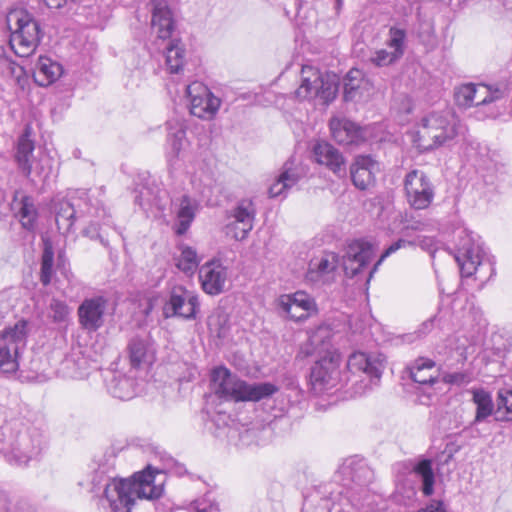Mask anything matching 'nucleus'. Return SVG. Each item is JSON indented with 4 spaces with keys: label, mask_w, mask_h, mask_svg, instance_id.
<instances>
[{
    "label": "nucleus",
    "mask_w": 512,
    "mask_h": 512,
    "mask_svg": "<svg viewBox=\"0 0 512 512\" xmlns=\"http://www.w3.org/2000/svg\"><path fill=\"white\" fill-rule=\"evenodd\" d=\"M75 13L79 18L77 21H82L84 25L101 29L109 17L108 12L102 11L101 7L97 4L78 5Z\"/></svg>",
    "instance_id": "e433bc0d"
},
{
    "label": "nucleus",
    "mask_w": 512,
    "mask_h": 512,
    "mask_svg": "<svg viewBox=\"0 0 512 512\" xmlns=\"http://www.w3.org/2000/svg\"><path fill=\"white\" fill-rule=\"evenodd\" d=\"M415 246H416V241H410V240L402 239V238L398 239L397 241H395L394 243L389 245L385 249V251L382 253L379 260L375 263L373 268L369 271L366 281L367 282L370 281L374 272L378 269L379 265L384 261L385 258L389 257L390 255H392L393 253L397 252L398 250H400L402 248L415 247Z\"/></svg>",
    "instance_id": "37998d69"
},
{
    "label": "nucleus",
    "mask_w": 512,
    "mask_h": 512,
    "mask_svg": "<svg viewBox=\"0 0 512 512\" xmlns=\"http://www.w3.org/2000/svg\"><path fill=\"white\" fill-rule=\"evenodd\" d=\"M161 474V471L148 466L131 479L120 478L100 483L99 487L89 488V492L99 498V504L106 512H138V500H152L161 496L162 483H155Z\"/></svg>",
    "instance_id": "f257e3e1"
},
{
    "label": "nucleus",
    "mask_w": 512,
    "mask_h": 512,
    "mask_svg": "<svg viewBox=\"0 0 512 512\" xmlns=\"http://www.w3.org/2000/svg\"><path fill=\"white\" fill-rule=\"evenodd\" d=\"M199 302L197 296L182 286H175L171 289L169 299L163 306L165 318L181 317L193 319L196 316Z\"/></svg>",
    "instance_id": "4468645a"
},
{
    "label": "nucleus",
    "mask_w": 512,
    "mask_h": 512,
    "mask_svg": "<svg viewBox=\"0 0 512 512\" xmlns=\"http://www.w3.org/2000/svg\"><path fill=\"white\" fill-rule=\"evenodd\" d=\"M255 217L256 208L253 201L240 200L226 217V235H231L237 241L245 239L253 229Z\"/></svg>",
    "instance_id": "ddd939ff"
},
{
    "label": "nucleus",
    "mask_w": 512,
    "mask_h": 512,
    "mask_svg": "<svg viewBox=\"0 0 512 512\" xmlns=\"http://www.w3.org/2000/svg\"><path fill=\"white\" fill-rule=\"evenodd\" d=\"M408 369L410 377L415 383L427 387L437 383L441 375L436 362L427 357H418Z\"/></svg>",
    "instance_id": "cd10ccee"
},
{
    "label": "nucleus",
    "mask_w": 512,
    "mask_h": 512,
    "mask_svg": "<svg viewBox=\"0 0 512 512\" xmlns=\"http://www.w3.org/2000/svg\"><path fill=\"white\" fill-rule=\"evenodd\" d=\"M363 78V72L357 66H353L347 72L346 77L344 79V86L346 92L359 89L361 87V82L363 81Z\"/></svg>",
    "instance_id": "8fccbe9b"
},
{
    "label": "nucleus",
    "mask_w": 512,
    "mask_h": 512,
    "mask_svg": "<svg viewBox=\"0 0 512 512\" xmlns=\"http://www.w3.org/2000/svg\"><path fill=\"white\" fill-rule=\"evenodd\" d=\"M151 24L157 37L163 42L171 37L175 22L173 13L165 2L159 1L154 5Z\"/></svg>",
    "instance_id": "2f4dec72"
},
{
    "label": "nucleus",
    "mask_w": 512,
    "mask_h": 512,
    "mask_svg": "<svg viewBox=\"0 0 512 512\" xmlns=\"http://www.w3.org/2000/svg\"><path fill=\"white\" fill-rule=\"evenodd\" d=\"M347 369L352 374H364L371 382H378L385 369V357L382 354L354 352L347 360Z\"/></svg>",
    "instance_id": "aec40b11"
},
{
    "label": "nucleus",
    "mask_w": 512,
    "mask_h": 512,
    "mask_svg": "<svg viewBox=\"0 0 512 512\" xmlns=\"http://www.w3.org/2000/svg\"><path fill=\"white\" fill-rule=\"evenodd\" d=\"M415 477L422 482V492L425 496H430L434 491L435 475L432 468V462L429 459H422L413 467Z\"/></svg>",
    "instance_id": "58836bf2"
},
{
    "label": "nucleus",
    "mask_w": 512,
    "mask_h": 512,
    "mask_svg": "<svg viewBox=\"0 0 512 512\" xmlns=\"http://www.w3.org/2000/svg\"><path fill=\"white\" fill-rule=\"evenodd\" d=\"M47 448L43 431L20 419L0 424V458L9 466L25 468L39 461Z\"/></svg>",
    "instance_id": "f03ea898"
},
{
    "label": "nucleus",
    "mask_w": 512,
    "mask_h": 512,
    "mask_svg": "<svg viewBox=\"0 0 512 512\" xmlns=\"http://www.w3.org/2000/svg\"><path fill=\"white\" fill-rule=\"evenodd\" d=\"M278 305L294 321H304L318 312L315 299L304 291L282 295L278 300Z\"/></svg>",
    "instance_id": "f3484780"
},
{
    "label": "nucleus",
    "mask_w": 512,
    "mask_h": 512,
    "mask_svg": "<svg viewBox=\"0 0 512 512\" xmlns=\"http://www.w3.org/2000/svg\"><path fill=\"white\" fill-rule=\"evenodd\" d=\"M167 138H166V159L169 169L176 170L178 168L180 155L187 145L186 125L184 120L180 118H172L166 122Z\"/></svg>",
    "instance_id": "a211bd4d"
},
{
    "label": "nucleus",
    "mask_w": 512,
    "mask_h": 512,
    "mask_svg": "<svg viewBox=\"0 0 512 512\" xmlns=\"http://www.w3.org/2000/svg\"><path fill=\"white\" fill-rule=\"evenodd\" d=\"M29 331V322L22 319L0 332V374L10 375L18 371Z\"/></svg>",
    "instance_id": "0eeeda50"
},
{
    "label": "nucleus",
    "mask_w": 512,
    "mask_h": 512,
    "mask_svg": "<svg viewBox=\"0 0 512 512\" xmlns=\"http://www.w3.org/2000/svg\"><path fill=\"white\" fill-rule=\"evenodd\" d=\"M509 91L507 85L466 83L455 87L454 101L461 109L475 108V117L478 120L496 118L499 110L493 104L504 98Z\"/></svg>",
    "instance_id": "39448f33"
},
{
    "label": "nucleus",
    "mask_w": 512,
    "mask_h": 512,
    "mask_svg": "<svg viewBox=\"0 0 512 512\" xmlns=\"http://www.w3.org/2000/svg\"><path fill=\"white\" fill-rule=\"evenodd\" d=\"M202 195L210 206H219L222 202V188L220 185L204 189Z\"/></svg>",
    "instance_id": "864d4df0"
},
{
    "label": "nucleus",
    "mask_w": 512,
    "mask_h": 512,
    "mask_svg": "<svg viewBox=\"0 0 512 512\" xmlns=\"http://www.w3.org/2000/svg\"><path fill=\"white\" fill-rule=\"evenodd\" d=\"M33 172L36 176L45 179L49 176L51 172V164L50 159L48 157H42L38 161H33Z\"/></svg>",
    "instance_id": "5fc2aeb1"
},
{
    "label": "nucleus",
    "mask_w": 512,
    "mask_h": 512,
    "mask_svg": "<svg viewBox=\"0 0 512 512\" xmlns=\"http://www.w3.org/2000/svg\"><path fill=\"white\" fill-rule=\"evenodd\" d=\"M190 114L203 120L212 119L217 113L221 100L203 83L194 81L186 86Z\"/></svg>",
    "instance_id": "f8f14e48"
},
{
    "label": "nucleus",
    "mask_w": 512,
    "mask_h": 512,
    "mask_svg": "<svg viewBox=\"0 0 512 512\" xmlns=\"http://www.w3.org/2000/svg\"><path fill=\"white\" fill-rule=\"evenodd\" d=\"M405 226L404 228L407 230H413V231H423L426 230L429 226L428 220L425 219H416L414 217H406L405 219Z\"/></svg>",
    "instance_id": "4d7b16f0"
},
{
    "label": "nucleus",
    "mask_w": 512,
    "mask_h": 512,
    "mask_svg": "<svg viewBox=\"0 0 512 512\" xmlns=\"http://www.w3.org/2000/svg\"><path fill=\"white\" fill-rule=\"evenodd\" d=\"M147 188H142L138 194L135 196V203L139 206L144 207L146 204L150 203V198L146 197Z\"/></svg>",
    "instance_id": "e2e57ef3"
},
{
    "label": "nucleus",
    "mask_w": 512,
    "mask_h": 512,
    "mask_svg": "<svg viewBox=\"0 0 512 512\" xmlns=\"http://www.w3.org/2000/svg\"><path fill=\"white\" fill-rule=\"evenodd\" d=\"M463 126L453 110L447 106L427 112L420 120L415 141L423 150L450 146L462 133Z\"/></svg>",
    "instance_id": "20e7f679"
},
{
    "label": "nucleus",
    "mask_w": 512,
    "mask_h": 512,
    "mask_svg": "<svg viewBox=\"0 0 512 512\" xmlns=\"http://www.w3.org/2000/svg\"><path fill=\"white\" fill-rule=\"evenodd\" d=\"M53 261H54L53 248L48 242H45L43 254H42V260H41V270H40V281L44 286L49 285L52 280V276L54 274Z\"/></svg>",
    "instance_id": "79ce46f5"
},
{
    "label": "nucleus",
    "mask_w": 512,
    "mask_h": 512,
    "mask_svg": "<svg viewBox=\"0 0 512 512\" xmlns=\"http://www.w3.org/2000/svg\"><path fill=\"white\" fill-rule=\"evenodd\" d=\"M178 249L180 256L176 259V266L184 273L192 274L200 263L196 250L186 244H180Z\"/></svg>",
    "instance_id": "a19ab883"
},
{
    "label": "nucleus",
    "mask_w": 512,
    "mask_h": 512,
    "mask_svg": "<svg viewBox=\"0 0 512 512\" xmlns=\"http://www.w3.org/2000/svg\"><path fill=\"white\" fill-rule=\"evenodd\" d=\"M331 332L326 327H319L311 336L310 342L314 346L321 345L323 349L326 348L327 343L329 342Z\"/></svg>",
    "instance_id": "6e6d98bb"
},
{
    "label": "nucleus",
    "mask_w": 512,
    "mask_h": 512,
    "mask_svg": "<svg viewBox=\"0 0 512 512\" xmlns=\"http://www.w3.org/2000/svg\"><path fill=\"white\" fill-rule=\"evenodd\" d=\"M10 210L19 218L23 228L33 230L36 224L37 210L31 197L16 191L10 203Z\"/></svg>",
    "instance_id": "7c9ffc66"
},
{
    "label": "nucleus",
    "mask_w": 512,
    "mask_h": 512,
    "mask_svg": "<svg viewBox=\"0 0 512 512\" xmlns=\"http://www.w3.org/2000/svg\"><path fill=\"white\" fill-rule=\"evenodd\" d=\"M55 221L58 230L67 233L71 230L76 217L89 215L92 219L83 230L85 236L98 239L102 245L108 246V232L115 230L110 213L104 204L98 199H92L88 192L80 190L72 200H62L55 207Z\"/></svg>",
    "instance_id": "7ed1b4c3"
},
{
    "label": "nucleus",
    "mask_w": 512,
    "mask_h": 512,
    "mask_svg": "<svg viewBox=\"0 0 512 512\" xmlns=\"http://www.w3.org/2000/svg\"><path fill=\"white\" fill-rule=\"evenodd\" d=\"M314 161L325 166L337 176L346 174V161L343 154L327 141H317L312 146Z\"/></svg>",
    "instance_id": "5701e85b"
},
{
    "label": "nucleus",
    "mask_w": 512,
    "mask_h": 512,
    "mask_svg": "<svg viewBox=\"0 0 512 512\" xmlns=\"http://www.w3.org/2000/svg\"><path fill=\"white\" fill-rule=\"evenodd\" d=\"M165 73L169 76V81L174 82L175 77L182 75L184 66H165Z\"/></svg>",
    "instance_id": "052dcab7"
},
{
    "label": "nucleus",
    "mask_w": 512,
    "mask_h": 512,
    "mask_svg": "<svg viewBox=\"0 0 512 512\" xmlns=\"http://www.w3.org/2000/svg\"><path fill=\"white\" fill-rule=\"evenodd\" d=\"M34 149L33 129L30 124H27L17 140L15 152V161L18 168L26 177H30L33 172L32 157Z\"/></svg>",
    "instance_id": "a878e982"
},
{
    "label": "nucleus",
    "mask_w": 512,
    "mask_h": 512,
    "mask_svg": "<svg viewBox=\"0 0 512 512\" xmlns=\"http://www.w3.org/2000/svg\"><path fill=\"white\" fill-rule=\"evenodd\" d=\"M343 381L339 362L334 358H323L311 368L310 383L316 393L335 388Z\"/></svg>",
    "instance_id": "2eb2a0df"
},
{
    "label": "nucleus",
    "mask_w": 512,
    "mask_h": 512,
    "mask_svg": "<svg viewBox=\"0 0 512 512\" xmlns=\"http://www.w3.org/2000/svg\"><path fill=\"white\" fill-rule=\"evenodd\" d=\"M224 267L220 259H213L205 263L199 270V279L203 290L211 295L219 294L222 291Z\"/></svg>",
    "instance_id": "c756f323"
},
{
    "label": "nucleus",
    "mask_w": 512,
    "mask_h": 512,
    "mask_svg": "<svg viewBox=\"0 0 512 512\" xmlns=\"http://www.w3.org/2000/svg\"><path fill=\"white\" fill-rule=\"evenodd\" d=\"M277 387L272 383L247 384L239 382L233 389V396L237 401H259L273 395Z\"/></svg>",
    "instance_id": "72a5a7b5"
},
{
    "label": "nucleus",
    "mask_w": 512,
    "mask_h": 512,
    "mask_svg": "<svg viewBox=\"0 0 512 512\" xmlns=\"http://www.w3.org/2000/svg\"><path fill=\"white\" fill-rule=\"evenodd\" d=\"M432 327H433V321L428 320L422 324V327L419 330V332L424 334V333L430 331L432 329Z\"/></svg>",
    "instance_id": "0e129e2a"
},
{
    "label": "nucleus",
    "mask_w": 512,
    "mask_h": 512,
    "mask_svg": "<svg viewBox=\"0 0 512 512\" xmlns=\"http://www.w3.org/2000/svg\"><path fill=\"white\" fill-rule=\"evenodd\" d=\"M374 247L370 242L354 240L348 244L342 256V267L345 275L355 277L366 268L374 257Z\"/></svg>",
    "instance_id": "dca6fc26"
},
{
    "label": "nucleus",
    "mask_w": 512,
    "mask_h": 512,
    "mask_svg": "<svg viewBox=\"0 0 512 512\" xmlns=\"http://www.w3.org/2000/svg\"><path fill=\"white\" fill-rule=\"evenodd\" d=\"M108 392L120 400H130L136 395V381L133 377L114 374L107 384Z\"/></svg>",
    "instance_id": "c9c22d12"
},
{
    "label": "nucleus",
    "mask_w": 512,
    "mask_h": 512,
    "mask_svg": "<svg viewBox=\"0 0 512 512\" xmlns=\"http://www.w3.org/2000/svg\"><path fill=\"white\" fill-rule=\"evenodd\" d=\"M486 254L482 245L474 239L473 233L461 230L458 234L457 261L461 275L470 277L486 265Z\"/></svg>",
    "instance_id": "1a4fd4ad"
},
{
    "label": "nucleus",
    "mask_w": 512,
    "mask_h": 512,
    "mask_svg": "<svg viewBox=\"0 0 512 512\" xmlns=\"http://www.w3.org/2000/svg\"><path fill=\"white\" fill-rule=\"evenodd\" d=\"M116 453L114 449L107 450L94 460V467L90 479V488L99 487L100 483H107L120 479L116 472Z\"/></svg>",
    "instance_id": "bb28decb"
},
{
    "label": "nucleus",
    "mask_w": 512,
    "mask_h": 512,
    "mask_svg": "<svg viewBox=\"0 0 512 512\" xmlns=\"http://www.w3.org/2000/svg\"><path fill=\"white\" fill-rule=\"evenodd\" d=\"M220 505L211 494L196 499L189 506V512H220Z\"/></svg>",
    "instance_id": "a18cd8bd"
},
{
    "label": "nucleus",
    "mask_w": 512,
    "mask_h": 512,
    "mask_svg": "<svg viewBox=\"0 0 512 512\" xmlns=\"http://www.w3.org/2000/svg\"><path fill=\"white\" fill-rule=\"evenodd\" d=\"M498 410L505 408L506 420H512V390L501 389L497 400Z\"/></svg>",
    "instance_id": "603ef678"
},
{
    "label": "nucleus",
    "mask_w": 512,
    "mask_h": 512,
    "mask_svg": "<svg viewBox=\"0 0 512 512\" xmlns=\"http://www.w3.org/2000/svg\"><path fill=\"white\" fill-rule=\"evenodd\" d=\"M350 468V475L353 482H355L358 485H365L367 482L370 481V478L372 476L371 470L366 466L365 463L359 462L355 466H352V464L349 466Z\"/></svg>",
    "instance_id": "09e8293b"
},
{
    "label": "nucleus",
    "mask_w": 512,
    "mask_h": 512,
    "mask_svg": "<svg viewBox=\"0 0 512 512\" xmlns=\"http://www.w3.org/2000/svg\"><path fill=\"white\" fill-rule=\"evenodd\" d=\"M107 300L103 296L86 298L77 310L80 326L88 331L95 332L104 324Z\"/></svg>",
    "instance_id": "412c9836"
},
{
    "label": "nucleus",
    "mask_w": 512,
    "mask_h": 512,
    "mask_svg": "<svg viewBox=\"0 0 512 512\" xmlns=\"http://www.w3.org/2000/svg\"><path fill=\"white\" fill-rule=\"evenodd\" d=\"M407 202L413 209L428 208L434 200L435 188L427 174L419 169L409 171L404 178Z\"/></svg>",
    "instance_id": "9d476101"
},
{
    "label": "nucleus",
    "mask_w": 512,
    "mask_h": 512,
    "mask_svg": "<svg viewBox=\"0 0 512 512\" xmlns=\"http://www.w3.org/2000/svg\"><path fill=\"white\" fill-rule=\"evenodd\" d=\"M224 366L214 368L210 374L209 391L205 394L204 412L208 417L207 429L215 437L222 436L224 427Z\"/></svg>",
    "instance_id": "6e6552de"
},
{
    "label": "nucleus",
    "mask_w": 512,
    "mask_h": 512,
    "mask_svg": "<svg viewBox=\"0 0 512 512\" xmlns=\"http://www.w3.org/2000/svg\"><path fill=\"white\" fill-rule=\"evenodd\" d=\"M329 127L333 139L345 146H358L367 141L369 132L367 128L341 117H332Z\"/></svg>",
    "instance_id": "6ab92c4d"
},
{
    "label": "nucleus",
    "mask_w": 512,
    "mask_h": 512,
    "mask_svg": "<svg viewBox=\"0 0 512 512\" xmlns=\"http://www.w3.org/2000/svg\"><path fill=\"white\" fill-rule=\"evenodd\" d=\"M389 36L387 47L376 51L372 57L374 64H381V62L392 64L403 55L406 38L405 32L401 29L391 28Z\"/></svg>",
    "instance_id": "c85d7f7f"
},
{
    "label": "nucleus",
    "mask_w": 512,
    "mask_h": 512,
    "mask_svg": "<svg viewBox=\"0 0 512 512\" xmlns=\"http://www.w3.org/2000/svg\"><path fill=\"white\" fill-rule=\"evenodd\" d=\"M0 512H34L33 508L26 502H18L12 505L8 494L0 491Z\"/></svg>",
    "instance_id": "de8ad7c7"
},
{
    "label": "nucleus",
    "mask_w": 512,
    "mask_h": 512,
    "mask_svg": "<svg viewBox=\"0 0 512 512\" xmlns=\"http://www.w3.org/2000/svg\"><path fill=\"white\" fill-rule=\"evenodd\" d=\"M419 512H447L443 502L433 500L425 508L419 510Z\"/></svg>",
    "instance_id": "bf43d9fd"
},
{
    "label": "nucleus",
    "mask_w": 512,
    "mask_h": 512,
    "mask_svg": "<svg viewBox=\"0 0 512 512\" xmlns=\"http://www.w3.org/2000/svg\"><path fill=\"white\" fill-rule=\"evenodd\" d=\"M213 321H214V317H210L209 321H208L209 326L213 325Z\"/></svg>",
    "instance_id": "338daca9"
},
{
    "label": "nucleus",
    "mask_w": 512,
    "mask_h": 512,
    "mask_svg": "<svg viewBox=\"0 0 512 512\" xmlns=\"http://www.w3.org/2000/svg\"><path fill=\"white\" fill-rule=\"evenodd\" d=\"M184 49L180 46L179 41H170L164 46L163 57L165 64H180L182 60Z\"/></svg>",
    "instance_id": "49530a36"
},
{
    "label": "nucleus",
    "mask_w": 512,
    "mask_h": 512,
    "mask_svg": "<svg viewBox=\"0 0 512 512\" xmlns=\"http://www.w3.org/2000/svg\"><path fill=\"white\" fill-rule=\"evenodd\" d=\"M73 155L78 158L80 156V151L78 149H76L74 152H73Z\"/></svg>",
    "instance_id": "69168bd1"
},
{
    "label": "nucleus",
    "mask_w": 512,
    "mask_h": 512,
    "mask_svg": "<svg viewBox=\"0 0 512 512\" xmlns=\"http://www.w3.org/2000/svg\"><path fill=\"white\" fill-rule=\"evenodd\" d=\"M473 393V402L476 405V415L474 423L484 421L494 411V404L491 394L484 389H475Z\"/></svg>",
    "instance_id": "ea45409f"
},
{
    "label": "nucleus",
    "mask_w": 512,
    "mask_h": 512,
    "mask_svg": "<svg viewBox=\"0 0 512 512\" xmlns=\"http://www.w3.org/2000/svg\"><path fill=\"white\" fill-rule=\"evenodd\" d=\"M418 245L425 251H427L432 257H434L437 247L436 241L433 237H422L418 240Z\"/></svg>",
    "instance_id": "13d9d810"
},
{
    "label": "nucleus",
    "mask_w": 512,
    "mask_h": 512,
    "mask_svg": "<svg viewBox=\"0 0 512 512\" xmlns=\"http://www.w3.org/2000/svg\"><path fill=\"white\" fill-rule=\"evenodd\" d=\"M339 265V256L333 252H327L320 257L313 258L306 272V280L314 285L330 282Z\"/></svg>",
    "instance_id": "b1692460"
},
{
    "label": "nucleus",
    "mask_w": 512,
    "mask_h": 512,
    "mask_svg": "<svg viewBox=\"0 0 512 512\" xmlns=\"http://www.w3.org/2000/svg\"><path fill=\"white\" fill-rule=\"evenodd\" d=\"M46 6L50 9H60L70 3H75L77 0H43Z\"/></svg>",
    "instance_id": "680f3d73"
},
{
    "label": "nucleus",
    "mask_w": 512,
    "mask_h": 512,
    "mask_svg": "<svg viewBox=\"0 0 512 512\" xmlns=\"http://www.w3.org/2000/svg\"><path fill=\"white\" fill-rule=\"evenodd\" d=\"M305 170L300 163L294 159L287 160L280 169L275 181L269 187L271 198L286 197L290 189L304 177Z\"/></svg>",
    "instance_id": "4be33fe9"
},
{
    "label": "nucleus",
    "mask_w": 512,
    "mask_h": 512,
    "mask_svg": "<svg viewBox=\"0 0 512 512\" xmlns=\"http://www.w3.org/2000/svg\"><path fill=\"white\" fill-rule=\"evenodd\" d=\"M378 163L368 155H358L350 166L352 183L359 190H367L375 183Z\"/></svg>",
    "instance_id": "393cba45"
},
{
    "label": "nucleus",
    "mask_w": 512,
    "mask_h": 512,
    "mask_svg": "<svg viewBox=\"0 0 512 512\" xmlns=\"http://www.w3.org/2000/svg\"><path fill=\"white\" fill-rule=\"evenodd\" d=\"M301 85L297 89V96L300 98L321 97L329 100L335 97L337 92V81H325L322 72L317 66H301Z\"/></svg>",
    "instance_id": "9b49d317"
},
{
    "label": "nucleus",
    "mask_w": 512,
    "mask_h": 512,
    "mask_svg": "<svg viewBox=\"0 0 512 512\" xmlns=\"http://www.w3.org/2000/svg\"><path fill=\"white\" fill-rule=\"evenodd\" d=\"M10 31V46L19 57H27L36 49L40 40L39 23L24 9L11 10L6 16Z\"/></svg>",
    "instance_id": "423d86ee"
},
{
    "label": "nucleus",
    "mask_w": 512,
    "mask_h": 512,
    "mask_svg": "<svg viewBox=\"0 0 512 512\" xmlns=\"http://www.w3.org/2000/svg\"><path fill=\"white\" fill-rule=\"evenodd\" d=\"M24 73L32 72L35 83L46 87L54 83L63 74V66H17Z\"/></svg>",
    "instance_id": "4c0bfd02"
},
{
    "label": "nucleus",
    "mask_w": 512,
    "mask_h": 512,
    "mask_svg": "<svg viewBox=\"0 0 512 512\" xmlns=\"http://www.w3.org/2000/svg\"><path fill=\"white\" fill-rule=\"evenodd\" d=\"M472 376L468 371H460V372H444L442 374V381L446 384L450 385H464L471 382Z\"/></svg>",
    "instance_id": "3c124183"
},
{
    "label": "nucleus",
    "mask_w": 512,
    "mask_h": 512,
    "mask_svg": "<svg viewBox=\"0 0 512 512\" xmlns=\"http://www.w3.org/2000/svg\"><path fill=\"white\" fill-rule=\"evenodd\" d=\"M198 209L197 202L187 195H184L177 211V221L174 231L177 235H184L190 228Z\"/></svg>",
    "instance_id": "f704fd0d"
},
{
    "label": "nucleus",
    "mask_w": 512,
    "mask_h": 512,
    "mask_svg": "<svg viewBox=\"0 0 512 512\" xmlns=\"http://www.w3.org/2000/svg\"><path fill=\"white\" fill-rule=\"evenodd\" d=\"M70 308L65 301L52 298L49 304V317L55 323L66 322L70 316Z\"/></svg>",
    "instance_id": "c03bdc74"
},
{
    "label": "nucleus",
    "mask_w": 512,
    "mask_h": 512,
    "mask_svg": "<svg viewBox=\"0 0 512 512\" xmlns=\"http://www.w3.org/2000/svg\"><path fill=\"white\" fill-rule=\"evenodd\" d=\"M225 373H226V380H227L230 377L231 373L227 368L225 370Z\"/></svg>",
    "instance_id": "774afa93"
},
{
    "label": "nucleus",
    "mask_w": 512,
    "mask_h": 512,
    "mask_svg": "<svg viewBox=\"0 0 512 512\" xmlns=\"http://www.w3.org/2000/svg\"><path fill=\"white\" fill-rule=\"evenodd\" d=\"M130 364L134 368L151 365L155 360V348L149 339L133 338L128 345Z\"/></svg>",
    "instance_id": "473e14b6"
}]
</instances>
